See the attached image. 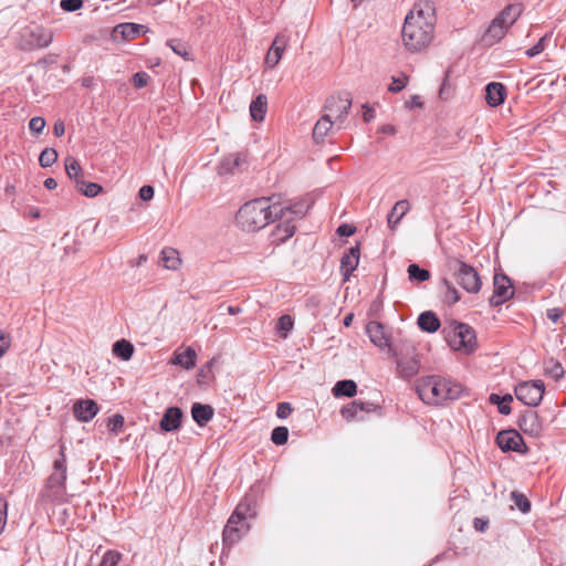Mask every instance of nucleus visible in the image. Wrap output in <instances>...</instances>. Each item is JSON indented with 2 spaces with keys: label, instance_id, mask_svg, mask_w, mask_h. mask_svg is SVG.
Wrapping results in <instances>:
<instances>
[{
  "label": "nucleus",
  "instance_id": "6",
  "mask_svg": "<svg viewBox=\"0 0 566 566\" xmlns=\"http://www.w3.org/2000/svg\"><path fill=\"white\" fill-rule=\"evenodd\" d=\"M447 266L448 270L455 276L459 285L467 292L478 293L481 290L482 282L473 266L458 259H449Z\"/></svg>",
  "mask_w": 566,
  "mask_h": 566
},
{
  "label": "nucleus",
  "instance_id": "4",
  "mask_svg": "<svg viewBox=\"0 0 566 566\" xmlns=\"http://www.w3.org/2000/svg\"><path fill=\"white\" fill-rule=\"evenodd\" d=\"M53 39L54 32L51 28L31 22L19 30L15 45L24 52L40 51L49 48Z\"/></svg>",
  "mask_w": 566,
  "mask_h": 566
},
{
  "label": "nucleus",
  "instance_id": "16",
  "mask_svg": "<svg viewBox=\"0 0 566 566\" xmlns=\"http://www.w3.org/2000/svg\"><path fill=\"white\" fill-rule=\"evenodd\" d=\"M352 106V99L348 96H332L326 101L325 108L327 109V114L335 119L343 120Z\"/></svg>",
  "mask_w": 566,
  "mask_h": 566
},
{
  "label": "nucleus",
  "instance_id": "57",
  "mask_svg": "<svg viewBox=\"0 0 566 566\" xmlns=\"http://www.w3.org/2000/svg\"><path fill=\"white\" fill-rule=\"evenodd\" d=\"M355 232V228L349 224H342L337 229V233L342 237H349Z\"/></svg>",
  "mask_w": 566,
  "mask_h": 566
},
{
  "label": "nucleus",
  "instance_id": "32",
  "mask_svg": "<svg viewBox=\"0 0 566 566\" xmlns=\"http://www.w3.org/2000/svg\"><path fill=\"white\" fill-rule=\"evenodd\" d=\"M332 391L335 397H354L357 392V385L350 379L339 380L335 384Z\"/></svg>",
  "mask_w": 566,
  "mask_h": 566
},
{
  "label": "nucleus",
  "instance_id": "61",
  "mask_svg": "<svg viewBox=\"0 0 566 566\" xmlns=\"http://www.w3.org/2000/svg\"><path fill=\"white\" fill-rule=\"evenodd\" d=\"M9 347V343L6 338V336L3 335H0V357L4 355V353L7 352Z\"/></svg>",
  "mask_w": 566,
  "mask_h": 566
},
{
  "label": "nucleus",
  "instance_id": "12",
  "mask_svg": "<svg viewBox=\"0 0 566 566\" xmlns=\"http://www.w3.org/2000/svg\"><path fill=\"white\" fill-rule=\"evenodd\" d=\"M287 43L289 36L283 33H279L274 38L272 45L270 46L264 60L266 67L273 69L279 64L280 60L282 59L283 52L287 46Z\"/></svg>",
  "mask_w": 566,
  "mask_h": 566
},
{
  "label": "nucleus",
  "instance_id": "19",
  "mask_svg": "<svg viewBox=\"0 0 566 566\" xmlns=\"http://www.w3.org/2000/svg\"><path fill=\"white\" fill-rule=\"evenodd\" d=\"M507 28H505L500 20L494 18L492 22L490 23L489 28L482 35V41L485 45H493L497 42H500L506 34Z\"/></svg>",
  "mask_w": 566,
  "mask_h": 566
},
{
  "label": "nucleus",
  "instance_id": "37",
  "mask_svg": "<svg viewBox=\"0 0 566 566\" xmlns=\"http://www.w3.org/2000/svg\"><path fill=\"white\" fill-rule=\"evenodd\" d=\"M75 187L78 192L88 198L96 197L103 190L101 185L85 180H76Z\"/></svg>",
  "mask_w": 566,
  "mask_h": 566
},
{
  "label": "nucleus",
  "instance_id": "29",
  "mask_svg": "<svg viewBox=\"0 0 566 566\" xmlns=\"http://www.w3.org/2000/svg\"><path fill=\"white\" fill-rule=\"evenodd\" d=\"M418 325L424 332L434 333L440 327V321L433 312L427 311L419 315Z\"/></svg>",
  "mask_w": 566,
  "mask_h": 566
},
{
  "label": "nucleus",
  "instance_id": "40",
  "mask_svg": "<svg viewBox=\"0 0 566 566\" xmlns=\"http://www.w3.org/2000/svg\"><path fill=\"white\" fill-rule=\"evenodd\" d=\"M65 171L71 179H74L75 181L81 180L80 176L82 174V168L75 158L67 157L65 159Z\"/></svg>",
  "mask_w": 566,
  "mask_h": 566
},
{
  "label": "nucleus",
  "instance_id": "53",
  "mask_svg": "<svg viewBox=\"0 0 566 566\" xmlns=\"http://www.w3.org/2000/svg\"><path fill=\"white\" fill-rule=\"evenodd\" d=\"M150 80V76L146 72H137L133 75V84L137 88L145 87Z\"/></svg>",
  "mask_w": 566,
  "mask_h": 566
},
{
  "label": "nucleus",
  "instance_id": "49",
  "mask_svg": "<svg viewBox=\"0 0 566 566\" xmlns=\"http://www.w3.org/2000/svg\"><path fill=\"white\" fill-rule=\"evenodd\" d=\"M548 39H549V35L545 34L544 36H542L538 40V42L535 45H533L532 48L526 50L525 54L527 55V57H534V56L541 54L545 50V42Z\"/></svg>",
  "mask_w": 566,
  "mask_h": 566
},
{
  "label": "nucleus",
  "instance_id": "30",
  "mask_svg": "<svg viewBox=\"0 0 566 566\" xmlns=\"http://www.w3.org/2000/svg\"><path fill=\"white\" fill-rule=\"evenodd\" d=\"M266 109H268L266 96L263 94H260L255 97V99L252 101V103L250 105L251 117L255 122H262L265 117Z\"/></svg>",
  "mask_w": 566,
  "mask_h": 566
},
{
  "label": "nucleus",
  "instance_id": "9",
  "mask_svg": "<svg viewBox=\"0 0 566 566\" xmlns=\"http://www.w3.org/2000/svg\"><path fill=\"white\" fill-rule=\"evenodd\" d=\"M544 389L545 386L542 380L524 381L515 387L514 394L524 405L535 407L541 403Z\"/></svg>",
  "mask_w": 566,
  "mask_h": 566
},
{
  "label": "nucleus",
  "instance_id": "43",
  "mask_svg": "<svg viewBox=\"0 0 566 566\" xmlns=\"http://www.w3.org/2000/svg\"><path fill=\"white\" fill-rule=\"evenodd\" d=\"M293 325L294 322L290 315H282L277 321L276 331L282 338H286Z\"/></svg>",
  "mask_w": 566,
  "mask_h": 566
},
{
  "label": "nucleus",
  "instance_id": "28",
  "mask_svg": "<svg viewBox=\"0 0 566 566\" xmlns=\"http://www.w3.org/2000/svg\"><path fill=\"white\" fill-rule=\"evenodd\" d=\"M408 210L409 202L407 200L397 201L387 216L388 227L395 229Z\"/></svg>",
  "mask_w": 566,
  "mask_h": 566
},
{
  "label": "nucleus",
  "instance_id": "56",
  "mask_svg": "<svg viewBox=\"0 0 566 566\" xmlns=\"http://www.w3.org/2000/svg\"><path fill=\"white\" fill-rule=\"evenodd\" d=\"M7 520V503L3 499H0V534L2 533Z\"/></svg>",
  "mask_w": 566,
  "mask_h": 566
},
{
  "label": "nucleus",
  "instance_id": "22",
  "mask_svg": "<svg viewBox=\"0 0 566 566\" xmlns=\"http://www.w3.org/2000/svg\"><path fill=\"white\" fill-rule=\"evenodd\" d=\"M182 411L178 407H169L166 409L161 420L160 428L166 432L175 431L180 427Z\"/></svg>",
  "mask_w": 566,
  "mask_h": 566
},
{
  "label": "nucleus",
  "instance_id": "52",
  "mask_svg": "<svg viewBox=\"0 0 566 566\" xmlns=\"http://www.w3.org/2000/svg\"><path fill=\"white\" fill-rule=\"evenodd\" d=\"M45 127V119L40 116L32 117L29 122V128L32 133L40 134Z\"/></svg>",
  "mask_w": 566,
  "mask_h": 566
},
{
  "label": "nucleus",
  "instance_id": "1",
  "mask_svg": "<svg viewBox=\"0 0 566 566\" xmlns=\"http://www.w3.org/2000/svg\"><path fill=\"white\" fill-rule=\"evenodd\" d=\"M307 209L303 202L283 207L280 203H272L270 198L262 197L245 202L239 209L235 221L243 231L254 232L275 221L280 213L283 217L293 213L296 217H304Z\"/></svg>",
  "mask_w": 566,
  "mask_h": 566
},
{
  "label": "nucleus",
  "instance_id": "35",
  "mask_svg": "<svg viewBox=\"0 0 566 566\" xmlns=\"http://www.w3.org/2000/svg\"><path fill=\"white\" fill-rule=\"evenodd\" d=\"M119 32L124 39H135L145 32V27L136 23H120L115 28V33Z\"/></svg>",
  "mask_w": 566,
  "mask_h": 566
},
{
  "label": "nucleus",
  "instance_id": "3",
  "mask_svg": "<svg viewBox=\"0 0 566 566\" xmlns=\"http://www.w3.org/2000/svg\"><path fill=\"white\" fill-rule=\"evenodd\" d=\"M416 391L427 405L439 406L461 396L462 386L440 376H427L417 381Z\"/></svg>",
  "mask_w": 566,
  "mask_h": 566
},
{
  "label": "nucleus",
  "instance_id": "51",
  "mask_svg": "<svg viewBox=\"0 0 566 566\" xmlns=\"http://www.w3.org/2000/svg\"><path fill=\"white\" fill-rule=\"evenodd\" d=\"M408 83V77L406 75H401L399 77H392V83L391 85L388 87V90L392 93H398L400 92L403 87H406Z\"/></svg>",
  "mask_w": 566,
  "mask_h": 566
},
{
  "label": "nucleus",
  "instance_id": "20",
  "mask_svg": "<svg viewBox=\"0 0 566 566\" xmlns=\"http://www.w3.org/2000/svg\"><path fill=\"white\" fill-rule=\"evenodd\" d=\"M366 333L370 342L377 347L384 349L389 347V338L384 331V326L378 322H369L366 326Z\"/></svg>",
  "mask_w": 566,
  "mask_h": 566
},
{
  "label": "nucleus",
  "instance_id": "47",
  "mask_svg": "<svg viewBox=\"0 0 566 566\" xmlns=\"http://www.w3.org/2000/svg\"><path fill=\"white\" fill-rule=\"evenodd\" d=\"M442 284L446 286V301L450 304L457 303L460 300L458 290L447 279H443Z\"/></svg>",
  "mask_w": 566,
  "mask_h": 566
},
{
  "label": "nucleus",
  "instance_id": "54",
  "mask_svg": "<svg viewBox=\"0 0 566 566\" xmlns=\"http://www.w3.org/2000/svg\"><path fill=\"white\" fill-rule=\"evenodd\" d=\"M292 412V407L289 402H280L276 409V416L280 419L287 418Z\"/></svg>",
  "mask_w": 566,
  "mask_h": 566
},
{
  "label": "nucleus",
  "instance_id": "63",
  "mask_svg": "<svg viewBox=\"0 0 566 566\" xmlns=\"http://www.w3.org/2000/svg\"><path fill=\"white\" fill-rule=\"evenodd\" d=\"M474 527L478 531H484L488 527V521L475 518L474 520Z\"/></svg>",
  "mask_w": 566,
  "mask_h": 566
},
{
  "label": "nucleus",
  "instance_id": "44",
  "mask_svg": "<svg viewBox=\"0 0 566 566\" xmlns=\"http://www.w3.org/2000/svg\"><path fill=\"white\" fill-rule=\"evenodd\" d=\"M289 439V430L286 427H276L272 430L271 440L276 446L286 443Z\"/></svg>",
  "mask_w": 566,
  "mask_h": 566
},
{
  "label": "nucleus",
  "instance_id": "46",
  "mask_svg": "<svg viewBox=\"0 0 566 566\" xmlns=\"http://www.w3.org/2000/svg\"><path fill=\"white\" fill-rule=\"evenodd\" d=\"M511 496L514 504L520 509L521 512L527 513L531 510V503L524 494L512 492Z\"/></svg>",
  "mask_w": 566,
  "mask_h": 566
},
{
  "label": "nucleus",
  "instance_id": "7",
  "mask_svg": "<svg viewBox=\"0 0 566 566\" xmlns=\"http://www.w3.org/2000/svg\"><path fill=\"white\" fill-rule=\"evenodd\" d=\"M443 332L449 345L454 349H463L467 353L474 350L476 346L475 332L469 325L455 323L449 331L444 328Z\"/></svg>",
  "mask_w": 566,
  "mask_h": 566
},
{
  "label": "nucleus",
  "instance_id": "23",
  "mask_svg": "<svg viewBox=\"0 0 566 566\" xmlns=\"http://www.w3.org/2000/svg\"><path fill=\"white\" fill-rule=\"evenodd\" d=\"M420 370V363L416 357L397 359V373L402 379H411Z\"/></svg>",
  "mask_w": 566,
  "mask_h": 566
},
{
  "label": "nucleus",
  "instance_id": "33",
  "mask_svg": "<svg viewBox=\"0 0 566 566\" xmlns=\"http://www.w3.org/2000/svg\"><path fill=\"white\" fill-rule=\"evenodd\" d=\"M163 265L168 270H177L181 264L179 252L174 248H165L161 251Z\"/></svg>",
  "mask_w": 566,
  "mask_h": 566
},
{
  "label": "nucleus",
  "instance_id": "34",
  "mask_svg": "<svg viewBox=\"0 0 566 566\" xmlns=\"http://www.w3.org/2000/svg\"><path fill=\"white\" fill-rule=\"evenodd\" d=\"M544 374L545 376L553 378L555 381H559L564 377L565 371L558 360L549 358L544 361Z\"/></svg>",
  "mask_w": 566,
  "mask_h": 566
},
{
  "label": "nucleus",
  "instance_id": "41",
  "mask_svg": "<svg viewBox=\"0 0 566 566\" xmlns=\"http://www.w3.org/2000/svg\"><path fill=\"white\" fill-rule=\"evenodd\" d=\"M57 159V153L54 148H45L39 157V164L43 168L51 167Z\"/></svg>",
  "mask_w": 566,
  "mask_h": 566
},
{
  "label": "nucleus",
  "instance_id": "62",
  "mask_svg": "<svg viewBox=\"0 0 566 566\" xmlns=\"http://www.w3.org/2000/svg\"><path fill=\"white\" fill-rule=\"evenodd\" d=\"M379 132L386 135H395L396 128L392 125H384L379 128Z\"/></svg>",
  "mask_w": 566,
  "mask_h": 566
},
{
  "label": "nucleus",
  "instance_id": "27",
  "mask_svg": "<svg viewBox=\"0 0 566 566\" xmlns=\"http://www.w3.org/2000/svg\"><path fill=\"white\" fill-rule=\"evenodd\" d=\"M371 409L373 403L355 400L344 406L340 410V413L344 419L353 420L355 418H358L361 412H369L371 411Z\"/></svg>",
  "mask_w": 566,
  "mask_h": 566
},
{
  "label": "nucleus",
  "instance_id": "39",
  "mask_svg": "<svg viewBox=\"0 0 566 566\" xmlns=\"http://www.w3.org/2000/svg\"><path fill=\"white\" fill-rule=\"evenodd\" d=\"M407 272L411 281L424 282L430 279V272L416 263L408 265Z\"/></svg>",
  "mask_w": 566,
  "mask_h": 566
},
{
  "label": "nucleus",
  "instance_id": "48",
  "mask_svg": "<svg viewBox=\"0 0 566 566\" xmlns=\"http://www.w3.org/2000/svg\"><path fill=\"white\" fill-rule=\"evenodd\" d=\"M120 558H122V554L119 552L107 551L104 554L99 566H116L119 563Z\"/></svg>",
  "mask_w": 566,
  "mask_h": 566
},
{
  "label": "nucleus",
  "instance_id": "60",
  "mask_svg": "<svg viewBox=\"0 0 566 566\" xmlns=\"http://www.w3.org/2000/svg\"><path fill=\"white\" fill-rule=\"evenodd\" d=\"M363 108L365 109L363 117L365 122H370L374 118V109L368 107L367 105H364Z\"/></svg>",
  "mask_w": 566,
  "mask_h": 566
},
{
  "label": "nucleus",
  "instance_id": "18",
  "mask_svg": "<svg viewBox=\"0 0 566 566\" xmlns=\"http://www.w3.org/2000/svg\"><path fill=\"white\" fill-rule=\"evenodd\" d=\"M359 263V245L350 247L348 251L340 259V273L344 282L348 281L352 273L356 270Z\"/></svg>",
  "mask_w": 566,
  "mask_h": 566
},
{
  "label": "nucleus",
  "instance_id": "10",
  "mask_svg": "<svg viewBox=\"0 0 566 566\" xmlns=\"http://www.w3.org/2000/svg\"><path fill=\"white\" fill-rule=\"evenodd\" d=\"M494 290L493 295L490 297V304L492 306H499L509 301L514 295V287L510 277L505 274L494 275Z\"/></svg>",
  "mask_w": 566,
  "mask_h": 566
},
{
  "label": "nucleus",
  "instance_id": "15",
  "mask_svg": "<svg viewBox=\"0 0 566 566\" xmlns=\"http://www.w3.org/2000/svg\"><path fill=\"white\" fill-rule=\"evenodd\" d=\"M247 164V157L244 154L235 153L224 156L218 165L219 175H233L241 170Z\"/></svg>",
  "mask_w": 566,
  "mask_h": 566
},
{
  "label": "nucleus",
  "instance_id": "38",
  "mask_svg": "<svg viewBox=\"0 0 566 566\" xmlns=\"http://www.w3.org/2000/svg\"><path fill=\"white\" fill-rule=\"evenodd\" d=\"M113 353L117 357L128 360L133 356L134 347L129 342L120 339L113 345Z\"/></svg>",
  "mask_w": 566,
  "mask_h": 566
},
{
  "label": "nucleus",
  "instance_id": "13",
  "mask_svg": "<svg viewBox=\"0 0 566 566\" xmlns=\"http://www.w3.org/2000/svg\"><path fill=\"white\" fill-rule=\"evenodd\" d=\"M99 411V406L93 399H80L73 405V415L81 422L91 421Z\"/></svg>",
  "mask_w": 566,
  "mask_h": 566
},
{
  "label": "nucleus",
  "instance_id": "24",
  "mask_svg": "<svg viewBox=\"0 0 566 566\" xmlns=\"http://www.w3.org/2000/svg\"><path fill=\"white\" fill-rule=\"evenodd\" d=\"M197 353L192 347H187L185 350H176L171 358V364L181 366L189 370L196 366Z\"/></svg>",
  "mask_w": 566,
  "mask_h": 566
},
{
  "label": "nucleus",
  "instance_id": "11",
  "mask_svg": "<svg viewBox=\"0 0 566 566\" xmlns=\"http://www.w3.org/2000/svg\"><path fill=\"white\" fill-rule=\"evenodd\" d=\"M496 443L504 452L514 451L524 453L526 451L524 440L516 430L500 431L496 436Z\"/></svg>",
  "mask_w": 566,
  "mask_h": 566
},
{
  "label": "nucleus",
  "instance_id": "58",
  "mask_svg": "<svg viewBox=\"0 0 566 566\" xmlns=\"http://www.w3.org/2000/svg\"><path fill=\"white\" fill-rule=\"evenodd\" d=\"M562 315H563V312L559 308H551L547 311V317L553 323H557V321L560 318Z\"/></svg>",
  "mask_w": 566,
  "mask_h": 566
},
{
  "label": "nucleus",
  "instance_id": "25",
  "mask_svg": "<svg viewBox=\"0 0 566 566\" xmlns=\"http://www.w3.org/2000/svg\"><path fill=\"white\" fill-rule=\"evenodd\" d=\"M213 415H214V411L210 405H202L200 402H195L191 406L192 419L200 427L206 426L213 418Z\"/></svg>",
  "mask_w": 566,
  "mask_h": 566
},
{
  "label": "nucleus",
  "instance_id": "2",
  "mask_svg": "<svg viewBox=\"0 0 566 566\" xmlns=\"http://www.w3.org/2000/svg\"><path fill=\"white\" fill-rule=\"evenodd\" d=\"M436 9L431 1H419L407 14L401 31L405 48L411 52L426 49L433 39Z\"/></svg>",
  "mask_w": 566,
  "mask_h": 566
},
{
  "label": "nucleus",
  "instance_id": "55",
  "mask_svg": "<svg viewBox=\"0 0 566 566\" xmlns=\"http://www.w3.org/2000/svg\"><path fill=\"white\" fill-rule=\"evenodd\" d=\"M154 188L149 185H145L139 189V198L144 201H148L154 197Z\"/></svg>",
  "mask_w": 566,
  "mask_h": 566
},
{
  "label": "nucleus",
  "instance_id": "64",
  "mask_svg": "<svg viewBox=\"0 0 566 566\" xmlns=\"http://www.w3.org/2000/svg\"><path fill=\"white\" fill-rule=\"evenodd\" d=\"M44 187L49 190H53L57 187V181L54 178H46L44 180Z\"/></svg>",
  "mask_w": 566,
  "mask_h": 566
},
{
  "label": "nucleus",
  "instance_id": "14",
  "mask_svg": "<svg viewBox=\"0 0 566 566\" xmlns=\"http://www.w3.org/2000/svg\"><path fill=\"white\" fill-rule=\"evenodd\" d=\"M301 218L302 217H296L295 213L286 214L284 217L280 213L279 217H276V219H280V222L272 232L273 240L275 242H284L291 238L295 232V226L292 221Z\"/></svg>",
  "mask_w": 566,
  "mask_h": 566
},
{
  "label": "nucleus",
  "instance_id": "45",
  "mask_svg": "<svg viewBox=\"0 0 566 566\" xmlns=\"http://www.w3.org/2000/svg\"><path fill=\"white\" fill-rule=\"evenodd\" d=\"M124 423H125L124 417L119 413H116V415L112 416L111 418H108V421H107L108 431L114 434H118L123 430Z\"/></svg>",
  "mask_w": 566,
  "mask_h": 566
},
{
  "label": "nucleus",
  "instance_id": "5",
  "mask_svg": "<svg viewBox=\"0 0 566 566\" xmlns=\"http://www.w3.org/2000/svg\"><path fill=\"white\" fill-rule=\"evenodd\" d=\"M251 505L247 503H240L235 507L234 512L228 520V523L223 530L222 538L224 545L231 546L237 544L243 535H245L250 525L247 522L248 515H252Z\"/></svg>",
  "mask_w": 566,
  "mask_h": 566
},
{
  "label": "nucleus",
  "instance_id": "26",
  "mask_svg": "<svg viewBox=\"0 0 566 566\" xmlns=\"http://www.w3.org/2000/svg\"><path fill=\"white\" fill-rule=\"evenodd\" d=\"M522 6L518 3H513L506 6L495 18L500 20V22L507 29H510L515 21L522 14Z\"/></svg>",
  "mask_w": 566,
  "mask_h": 566
},
{
  "label": "nucleus",
  "instance_id": "50",
  "mask_svg": "<svg viewBox=\"0 0 566 566\" xmlns=\"http://www.w3.org/2000/svg\"><path fill=\"white\" fill-rule=\"evenodd\" d=\"M60 7L66 12H74L83 7V0H61Z\"/></svg>",
  "mask_w": 566,
  "mask_h": 566
},
{
  "label": "nucleus",
  "instance_id": "31",
  "mask_svg": "<svg viewBox=\"0 0 566 566\" xmlns=\"http://www.w3.org/2000/svg\"><path fill=\"white\" fill-rule=\"evenodd\" d=\"M333 125H334V122L332 120L331 115L329 114L323 115L317 120V123L315 124V126L313 128V138L316 142L323 140L327 136L328 132L332 129Z\"/></svg>",
  "mask_w": 566,
  "mask_h": 566
},
{
  "label": "nucleus",
  "instance_id": "36",
  "mask_svg": "<svg viewBox=\"0 0 566 566\" xmlns=\"http://www.w3.org/2000/svg\"><path fill=\"white\" fill-rule=\"evenodd\" d=\"M489 400L491 403L497 406L500 413L505 416L511 413L512 409L510 403L513 401V396L511 394H506L504 396L491 394Z\"/></svg>",
  "mask_w": 566,
  "mask_h": 566
},
{
  "label": "nucleus",
  "instance_id": "21",
  "mask_svg": "<svg viewBox=\"0 0 566 566\" xmlns=\"http://www.w3.org/2000/svg\"><path fill=\"white\" fill-rule=\"evenodd\" d=\"M506 88L502 83L492 82L485 87V101L491 107H496L504 103Z\"/></svg>",
  "mask_w": 566,
  "mask_h": 566
},
{
  "label": "nucleus",
  "instance_id": "59",
  "mask_svg": "<svg viewBox=\"0 0 566 566\" xmlns=\"http://www.w3.org/2000/svg\"><path fill=\"white\" fill-rule=\"evenodd\" d=\"M53 133H54V135L56 137H61V136L64 135L65 126H64V123L62 120L55 122L54 127H53Z\"/></svg>",
  "mask_w": 566,
  "mask_h": 566
},
{
  "label": "nucleus",
  "instance_id": "8",
  "mask_svg": "<svg viewBox=\"0 0 566 566\" xmlns=\"http://www.w3.org/2000/svg\"><path fill=\"white\" fill-rule=\"evenodd\" d=\"M66 478V457L64 453V446H61L60 457L54 460L53 471L46 480V488L52 492V496L55 499H60L64 494Z\"/></svg>",
  "mask_w": 566,
  "mask_h": 566
},
{
  "label": "nucleus",
  "instance_id": "42",
  "mask_svg": "<svg viewBox=\"0 0 566 566\" xmlns=\"http://www.w3.org/2000/svg\"><path fill=\"white\" fill-rule=\"evenodd\" d=\"M167 46H169L177 55L184 57L185 60H190V53L185 42L172 39L167 41Z\"/></svg>",
  "mask_w": 566,
  "mask_h": 566
},
{
  "label": "nucleus",
  "instance_id": "17",
  "mask_svg": "<svg viewBox=\"0 0 566 566\" xmlns=\"http://www.w3.org/2000/svg\"><path fill=\"white\" fill-rule=\"evenodd\" d=\"M520 429L531 437H538L543 430L542 422L536 411L526 410L518 420Z\"/></svg>",
  "mask_w": 566,
  "mask_h": 566
}]
</instances>
